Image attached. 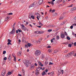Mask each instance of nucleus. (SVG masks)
Returning <instances> with one entry per match:
<instances>
[{"label":"nucleus","mask_w":76,"mask_h":76,"mask_svg":"<svg viewBox=\"0 0 76 76\" xmlns=\"http://www.w3.org/2000/svg\"><path fill=\"white\" fill-rule=\"evenodd\" d=\"M6 51H4L3 52V54H6Z\"/></svg>","instance_id":"nucleus-43"},{"label":"nucleus","mask_w":76,"mask_h":76,"mask_svg":"<svg viewBox=\"0 0 76 76\" xmlns=\"http://www.w3.org/2000/svg\"><path fill=\"white\" fill-rule=\"evenodd\" d=\"M31 69H34V67H35V66H34V65L32 64L31 66Z\"/></svg>","instance_id":"nucleus-10"},{"label":"nucleus","mask_w":76,"mask_h":76,"mask_svg":"<svg viewBox=\"0 0 76 76\" xmlns=\"http://www.w3.org/2000/svg\"><path fill=\"white\" fill-rule=\"evenodd\" d=\"M64 17L63 16L61 17H60V19H64Z\"/></svg>","instance_id":"nucleus-20"},{"label":"nucleus","mask_w":76,"mask_h":76,"mask_svg":"<svg viewBox=\"0 0 76 76\" xmlns=\"http://www.w3.org/2000/svg\"><path fill=\"white\" fill-rule=\"evenodd\" d=\"M53 63H52L51 62L49 63V65H53Z\"/></svg>","instance_id":"nucleus-35"},{"label":"nucleus","mask_w":76,"mask_h":76,"mask_svg":"<svg viewBox=\"0 0 76 76\" xmlns=\"http://www.w3.org/2000/svg\"><path fill=\"white\" fill-rule=\"evenodd\" d=\"M72 10H73V11H74V10H75L76 9V7H74L72 9Z\"/></svg>","instance_id":"nucleus-14"},{"label":"nucleus","mask_w":76,"mask_h":76,"mask_svg":"<svg viewBox=\"0 0 76 76\" xmlns=\"http://www.w3.org/2000/svg\"><path fill=\"white\" fill-rule=\"evenodd\" d=\"M39 73V71H38V69H37L36 70V73H35L36 75V76H38Z\"/></svg>","instance_id":"nucleus-7"},{"label":"nucleus","mask_w":76,"mask_h":76,"mask_svg":"<svg viewBox=\"0 0 76 76\" xmlns=\"http://www.w3.org/2000/svg\"><path fill=\"white\" fill-rule=\"evenodd\" d=\"M18 31L19 32H21V31H20L19 29H18Z\"/></svg>","instance_id":"nucleus-53"},{"label":"nucleus","mask_w":76,"mask_h":76,"mask_svg":"<svg viewBox=\"0 0 76 76\" xmlns=\"http://www.w3.org/2000/svg\"><path fill=\"white\" fill-rule=\"evenodd\" d=\"M14 58V61H16V57H15Z\"/></svg>","instance_id":"nucleus-57"},{"label":"nucleus","mask_w":76,"mask_h":76,"mask_svg":"<svg viewBox=\"0 0 76 76\" xmlns=\"http://www.w3.org/2000/svg\"><path fill=\"white\" fill-rule=\"evenodd\" d=\"M37 4V2H34L32 4H31L30 6H29V8L31 7H34L36 6Z\"/></svg>","instance_id":"nucleus-2"},{"label":"nucleus","mask_w":76,"mask_h":76,"mask_svg":"<svg viewBox=\"0 0 76 76\" xmlns=\"http://www.w3.org/2000/svg\"><path fill=\"white\" fill-rule=\"evenodd\" d=\"M15 27H13L12 31L10 32V34H13L15 32Z\"/></svg>","instance_id":"nucleus-3"},{"label":"nucleus","mask_w":76,"mask_h":76,"mask_svg":"<svg viewBox=\"0 0 76 76\" xmlns=\"http://www.w3.org/2000/svg\"><path fill=\"white\" fill-rule=\"evenodd\" d=\"M21 54L22 52H21V51L20 50L18 53L17 56H19V57H20L21 56Z\"/></svg>","instance_id":"nucleus-9"},{"label":"nucleus","mask_w":76,"mask_h":76,"mask_svg":"<svg viewBox=\"0 0 76 76\" xmlns=\"http://www.w3.org/2000/svg\"><path fill=\"white\" fill-rule=\"evenodd\" d=\"M61 72H62V75H63V73L64 72V71H63V70H61Z\"/></svg>","instance_id":"nucleus-40"},{"label":"nucleus","mask_w":76,"mask_h":76,"mask_svg":"<svg viewBox=\"0 0 76 76\" xmlns=\"http://www.w3.org/2000/svg\"><path fill=\"white\" fill-rule=\"evenodd\" d=\"M75 51H73L71 53H71V54H72H72H74V53H75Z\"/></svg>","instance_id":"nucleus-38"},{"label":"nucleus","mask_w":76,"mask_h":76,"mask_svg":"<svg viewBox=\"0 0 76 76\" xmlns=\"http://www.w3.org/2000/svg\"><path fill=\"white\" fill-rule=\"evenodd\" d=\"M73 26H70V28L71 29H73Z\"/></svg>","instance_id":"nucleus-51"},{"label":"nucleus","mask_w":76,"mask_h":76,"mask_svg":"<svg viewBox=\"0 0 76 76\" xmlns=\"http://www.w3.org/2000/svg\"><path fill=\"white\" fill-rule=\"evenodd\" d=\"M57 52H58V51L57 50H55L54 51V53H57Z\"/></svg>","instance_id":"nucleus-23"},{"label":"nucleus","mask_w":76,"mask_h":76,"mask_svg":"<svg viewBox=\"0 0 76 76\" xmlns=\"http://www.w3.org/2000/svg\"><path fill=\"white\" fill-rule=\"evenodd\" d=\"M28 47H30V46H31V44L30 43H28Z\"/></svg>","instance_id":"nucleus-31"},{"label":"nucleus","mask_w":76,"mask_h":76,"mask_svg":"<svg viewBox=\"0 0 76 76\" xmlns=\"http://www.w3.org/2000/svg\"><path fill=\"white\" fill-rule=\"evenodd\" d=\"M11 58H12V57H8V58L9 61H10V60H11Z\"/></svg>","instance_id":"nucleus-42"},{"label":"nucleus","mask_w":76,"mask_h":76,"mask_svg":"<svg viewBox=\"0 0 76 76\" xmlns=\"http://www.w3.org/2000/svg\"><path fill=\"white\" fill-rule=\"evenodd\" d=\"M16 24V23H14L13 25V28H15V25Z\"/></svg>","instance_id":"nucleus-47"},{"label":"nucleus","mask_w":76,"mask_h":76,"mask_svg":"<svg viewBox=\"0 0 76 76\" xmlns=\"http://www.w3.org/2000/svg\"><path fill=\"white\" fill-rule=\"evenodd\" d=\"M72 56V53H68V55H67V56H66V57H67L68 58L69 57H71Z\"/></svg>","instance_id":"nucleus-8"},{"label":"nucleus","mask_w":76,"mask_h":76,"mask_svg":"<svg viewBox=\"0 0 76 76\" xmlns=\"http://www.w3.org/2000/svg\"><path fill=\"white\" fill-rule=\"evenodd\" d=\"M21 26L22 27H23V28H24V27H25V26L24 25H21Z\"/></svg>","instance_id":"nucleus-58"},{"label":"nucleus","mask_w":76,"mask_h":76,"mask_svg":"<svg viewBox=\"0 0 76 76\" xmlns=\"http://www.w3.org/2000/svg\"><path fill=\"white\" fill-rule=\"evenodd\" d=\"M7 20H5V19H1L0 21V23H3L4 22H5L7 21Z\"/></svg>","instance_id":"nucleus-6"},{"label":"nucleus","mask_w":76,"mask_h":76,"mask_svg":"<svg viewBox=\"0 0 76 76\" xmlns=\"http://www.w3.org/2000/svg\"><path fill=\"white\" fill-rule=\"evenodd\" d=\"M48 31L49 32H51V31H52V29H50L48 30Z\"/></svg>","instance_id":"nucleus-26"},{"label":"nucleus","mask_w":76,"mask_h":76,"mask_svg":"<svg viewBox=\"0 0 76 76\" xmlns=\"http://www.w3.org/2000/svg\"><path fill=\"white\" fill-rule=\"evenodd\" d=\"M34 65L36 66H37V63H35L34 64Z\"/></svg>","instance_id":"nucleus-60"},{"label":"nucleus","mask_w":76,"mask_h":76,"mask_svg":"<svg viewBox=\"0 0 76 76\" xmlns=\"http://www.w3.org/2000/svg\"><path fill=\"white\" fill-rule=\"evenodd\" d=\"M37 69H40V70H42V67L39 66L38 67Z\"/></svg>","instance_id":"nucleus-18"},{"label":"nucleus","mask_w":76,"mask_h":76,"mask_svg":"<svg viewBox=\"0 0 76 76\" xmlns=\"http://www.w3.org/2000/svg\"><path fill=\"white\" fill-rule=\"evenodd\" d=\"M18 76H22V75H21L20 74H18Z\"/></svg>","instance_id":"nucleus-64"},{"label":"nucleus","mask_w":76,"mask_h":76,"mask_svg":"<svg viewBox=\"0 0 76 76\" xmlns=\"http://www.w3.org/2000/svg\"><path fill=\"white\" fill-rule=\"evenodd\" d=\"M45 64H48V62H47V61H46L45 62Z\"/></svg>","instance_id":"nucleus-61"},{"label":"nucleus","mask_w":76,"mask_h":76,"mask_svg":"<svg viewBox=\"0 0 76 76\" xmlns=\"http://www.w3.org/2000/svg\"><path fill=\"white\" fill-rule=\"evenodd\" d=\"M29 19H35V17L33 15L31 16V17H29Z\"/></svg>","instance_id":"nucleus-12"},{"label":"nucleus","mask_w":76,"mask_h":76,"mask_svg":"<svg viewBox=\"0 0 76 76\" xmlns=\"http://www.w3.org/2000/svg\"><path fill=\"white\" fill-rule=\"evenodd\" d=\"M51 76H53L54 75V72H52L50 73Z\"/></svg>","instance_id":"nucleus-37"},{"label":"nucleus","mask_w":76,"mask_h":76,"mask_svg":"<svg viewBox=\"0 0 76 76\" xmlns=\"http://www.w3.org/2000/svg\"><path fill=\"white\" fill-rule=\"evenodd\" d=\"M39 15V13H38V12H35V15H37V16H38Z\"/></svg>","instance_id":"nucleus-16"},{"label":"nucleus","mask_w":76,"mask_h":76,"mask_svg":"<svg viewBox=\"0 0 76 76\" xmlns=\"http://www.w3.org/2000/svg\"><path fill=\"white\" fill-rule=\"evenodd\" d=\"M54 15L55 16H57V14L56 13H54Z\"/></svg>","instance_id":"nucleus-48"},{"label":"nucleus","mask_w":76,"mask_h":76,"mask_svg":"<svg viewBox=\"0 0 76 76\" xmlns=\"http://www.w3.org/2000/svg\"><path fill=\"white\" fill-rule=\"evenodd\" d=\"M48 70H47V69H46L45 70V71L46 72V73H47L48 72Z\"/></svg>","instance_id":"nucleus-41"},{"label":"nucleus","mask_w":76,"mask_h":76,"mask_svg":"<svg viewBox=\"0 0 76 76\" xmlns=\"http://www.w3.org/2000/svg\"><path fill=\"white\" fill-rule=\"evenodd\" d=\"M52 11V13H53V12H55V10H53Z\"/></svg>","instance_id":"nucleus-52"},{"label":"nucleus","mask_w":76,"mask_h":76,"mask_svg":"<svg viewBox=\"0 0 76 76\" xmlns=\"http://www.w3.org/2000/svg\"><path fill=\"white\" fill-rule=\"evenodd\" d=\"M39 25L40 26H42V24L41 23V22L39 21Z\"/></svg>","instance_id":"nucleus-29"},{"label":"nucleus","mask_w":76,"mask_h":76,"mask_svg":"<svg viewBox=\"0 0 76 76\" xmlns=\"http://www.w3.org/2000/svg\"><path fill=\"white\" fill-rule=\"evenodd\" d=\"M4 60H7V58L6 57H5L4 58Z\"/></svg>","instance_id":"nucleus-44"},{"label":"nucleus","mask_w":76,"mask_h":76,"mask_svg":"<svg viewBox=\"0 0 76 76\" xmlns=\"http://www.w3.org/2000/svg\"><path fill=\"white\" fill-rule=\"evenodd\" d=\"M50 4H54V2H53V1H52V2H50Z\"/></svg>","instance_id":"nucleus-45"},{"label":"nucleus","mask_w":76,"mask_h":76,"mask_svg":"<svg viewBox=\"0 0 76 76\" xmlns=\"http://www.w3.org/2000/svg\"><path fill=\"white\" fill-rule=\"evenodd\" d=\"M68 7H73V4H72L70 6H68Z\"/></svg>","instance_id":"nucleus-55"},{"label":"nucleus","mask_w":76,"mask_h":76,"mask_svg":"<svg viewBox=\"0 0 76 76\" xmlns=\"http://www.w3.org/2000/svg\"><path fill=\"white\" fill-rule=\"evenodd\" d=\"M64 34L65 35H67V33L66 32V31L65 32H64Z\"/></svg>","instance_id":"nucleus-46"},{"label":"nucleus","mask_w":76,"mask_h":76,"mask_svg":"<svg viewBox=\"0 0 76 76\" xmlns=\"http://www.w3.org/2000/svg\"><path fill=\"white\" fill-rule=\"evenodd\" d=\"M44 33V31H39V34H43Z\"/></svg>","instance_id":"nucleus-21"},{"label":"nucleus","mask_w":76,"mask_h":76,"mask_svg":"<svg viewBox=\"0 0 76 76\" xmlns=\"http://www.w3.org/2000/svg\"><path fill=\"white\" fill-rule=\"evenodd\" d=\"M8 42H12V40H10V39H8Z\"/></svg>","instance_id":"nucleus-27"},{"label":"nucleus","mask_w":76,"mask_h":76,"mask_svg":"<svg viewBox=\"0 0 76 76\" xmlns=\"http://www.w3.org/2000/svg\"><path fill=\"white\" fill-rule=\"evenodd\" d=\"M35 32L36 34H39V31H36Z\"/></svg>","instance_id":"nucleus-25"},{"label":"nucleus","mask_w":76,"mask_h":76,"mask_svg":"<svg viewBox=\"0 0 76 76\" xmlns=\"http://www.w3.org/2000/svg\"><path fill=\"white\" fill-rule=\"evenodd\" d=\"M72 25L73 26H76V23H74L72 24Z\"/></svg>","instance_id":"nucleus-56"},{"label":"nucleus","mask_w":76,"mask_h":76,"mask_svg":"<svg viewBox=\"0 0 76 76\" xmlns=\"http://www.w3.org/2000/svg\"><path fill=\"white\" fill-rule=\"evenodd\" d=\"M56 39H59V36H56Z\"/></svg>","instance_id":"nucleus-30"},{"label":"nucleus","mask_w":76,"mask_h":76,"mask_svg":"<svg viewBox=\"0 0 76 76\" xmlns=\"http://www.w3.org/2000/svg\"><path fill=\"white\" fill-rule=\"evenodd\" d=\"M67 52H68V50H65L64 51V53H67Z\"/></svg>","instance_id":"nucleus-28"},{"label":"nucleus","mask_w":76,"mask_h":76,"mask_svg":"<svg viewBox=\"0 0 76 76\" xmlns=\"http://www.w3.org/2000/svg\"><path fill=\"white\" fill-rule=\"evenodd\" d=\"M11 18V17H7L6 18V19H10Z\"/></svg>","instance_id":"nucleus-22"},{"label":"nucleus","mask_w":76,"mask_h":76,"mask_svg":"<svg viewBox=\"0 0 76 76\" xmlns=\"http://www.w3.org/2000/svg\"><path fill=\"white\" fill-rule=\"evenodd\" d=\"M64 37H65V36L64 34H61V38H64Z\"/></svg>","instance_id":"nucleus-13"},{"label":"nucleus","mask_w":76,"mask_h":76,"mask_svg":"<svg viewBox=\"0 0 76 76\" xmlns=\"http://www.w3.org/2000/svg\"><path fill=\"white\" fill-rule=\"evenodd\" d=\"M51 47L50 46H48L47 47L48 48H51Z\"/></svg>","instance_id":"nucleus-59"},{"label":"nucleus","mask_w":76,"mask_h":76,"mask_svg":"<svg viewBox=\"0 0 76 76\" xmlns=\"http://www.w3.org/2000/svg\"><path fill=\"white\" fill-rule=\"evenodd\" d=\"M52 50L49 49L48 50L49 53H51V52L52 51Z\"/></svg>","instance_id":"nucleus-34"},{"label":"nucleus","mask_w":76,"mask_h":76,"mask_svg":"<svg viewBox=\"0 0 76 76\" xmlns=\"http://www.w3.org/2000/svg\"><path fill=\"white\" fill-rule=\"evenodd\" d=\"M66 1H67V0H64V1H63V3H64V2H66Z\"/></svg>","instance_id":"nucleus-54"},{"label":"nucleus","mask_w":76,"mask_h":76,"mask_svg":"<svg viewBox=\"0 0 76 76\" xmlns=\"http://www.w3.org/2000/svg\"><path fill=\"white\" fill-rule=\"evenodd\" d=\"M6 70L5 69H4L2 72V76H4L5 75V73H6Z\"/></svg>","instance_id":"nucleus-5"},{"label":"nucleus","mask_w":76,"mask_h":76,"mask_svg":"<svg viewBox=\"0 0 76 76\" xmlns=\"http://www.w3.org/2000/svg\"><path fill=\"white\" fill-rule=\"evenodd\" d=\"M26 66V67H28V66L29 65V64L28 63V61H25V62H24Z\"/></svg>","instance_id":"nucleus-4"},{"label":"nucleus","mask_w":76,"mask_h":76,"mask_svg":"<svg viewBox=\"0 0 76 76\" xmlns=\"http://www.w3.org/2000/svg\"><path fill=\"white\" fill-rule=\"evenodd\" d=\"M41 51L39 50H37L35 51V55L36 56H39V55L41 54Z\"/></svg>","instance_id":"nucleus-1"},{"label":"nucleus","mask_w":76,"mask_h":76,"mask_svg":"<svg viewBox=\"0 0 76 76\" xmlns=\"http://www.w3.org/2000/svg\"><path fill=\"white\" fill-rule=\"evenodd\" d=\"M12 74V72H8L7 74L9 75H10Z\"/></svg>","instance_id":"nucleus-19"},{"label":"nucleus","mask_w":76,"mask_h":76,"mask_svg":"<svg viewBox=\"0 0 76 76\" xmlns=\"http://www.w3.org/2000/svg\"><path fill=\"white\" fill-rule=\"evenodd\" d=\"M42 39V38H40L39 40V41L38 42V41H37V42H40V41H41Z\"/></svg>","instance_id":"nucleus-15"},{"label":"nucleus","mask_w":76,"mask_h":76,"mask_svg":"<svg viewBox=\"0 0 76 76\" xmlns=\"http://www.w3.org/2000/svg\"><path fill=\"white\" fill-rule=\"evenodd\" d=\"M74 45L75 46H76V42H74Z\"/></svg>","instance_id":"nucleus-50"},{"label":"nucleus","mask_w":76,"mask_h":76,"mask_svg":"<svg viewBox=\"0 0 76 76\" xmlns=\"http://www.w3.org/2000/svg\"><path fill=\"white\" fill-rule=\"evenodd\" d=\"M68 47H72V44H69L68 45Z\"/></svg>","instance_id":"nucleus-36"},{"label":"nucleus","mask_w":76,"mask_h":76,"mask_svg":"<svg viewBox=\"0 0 76 76\" xmlns=\"http://www.w3.org/2000/svg\"><path fill=\"white\" fill-rule=\"evenodd\" d=\"M39 66H40L41 67H42L43 66V64H42V63L39 64Z\"/></svg>","instance_id":"nucleus-32"},{"label":"nucleus","mask_w":76,"mask_h":76,"mask_svg":"<svg viewBox=\"0 0 76 76\" xmlns=\"http://www.w3.org/2000/svg\"><path fill=\"white\" fill-rule=\"evenodd\" d=\"M7 45H12V43H10V42H9L7 43Z\"/></svg>","instance_id":"nucleus-39"},{"label":"nucleus","mask_w":76,"mask_h":76,"mask_svg":"<svg viewBox=\"0 0 76 76\" xmlns=\"http://www.w3.org/2000/svg\"><path fill=\"white\" fill-rule=\"evenodd\" d=\"M44 55H42V57L41 58L42 59V58H44Z\"/></svg>","instance_id":"nucleus-49"},{"label":"nucleus","mask_w":76,"mask_h":76,"mask_svg":"<svg viewBox=\"0 0 76 76\" xmlns=\"http://www.w3.org/2000/svg\"><path fill=\"white\" fill-rule=\"evenodd\" d=\"M18 30H16V33H18Z\"/></svg>","instance_id":"nucleus-63"},{"label":"nucleus","mask_w":76,"mask_h":76,"mask_svg":"<svg viewBox=\"0 0 76 76\" xmlns=\"http://www.w3.org/2000/svg\"><path fill=\"white\" fill-rule=\"evenodd\" d=\"M38 16L39 18H41V15H40V14H39Z\"/></svg>","instance_id":"nucleus-62"},{"label":"nucleus","mask_w":76,"mask_h":76,"mask_svg":"<svg viewBox=\"0 0 76 76\" xmlns=\"http://www.w3.org/2000/svg\"><path fill=\"white\" fill-rule=\"evenodd\" d=\"M8 15H13V13H12V12L8 14Z\"/></svg>","instance_id":"nucleus-33"},{"label":"nucleus","mask_w":76,"mask_h":76,"mask_svg":"<svg viewBox=\"0 0 76 76\" xmlns=\"http://www.w3.org/2000/svg\"><path fill=\"white\" fill-rule=\"evenodd\" d=\"M42 75H43V76H44V75H45V72L43 71L42 73Z\"/></svg>","instance_id":"nucleus-24"},{"label":"nucleus","mask_w":76,"mask_h":76,"mask_svg":"<svg viewBox=\"0 0 76 76\" xmlns=\"http://www.w3.org/2000/svg\"><path fill=\"white\" fill-rule=\"evenodd\" d=\"M43 2V1L42 0H40L39 2V4H41L42 2Z\"/></svg>","instance_id":"nucleus-11"},{"label":"nucleus","mask_w":76,"mask_h":76,"mask_svg":"<svg viewBox=\"0 0 76 76\" xmlns=\"http://www.w3.org/2000/svg\"><path fill=\"white\" fill-rule=\"evenodd\" d=\"M66 38L67 39H68V40H70V37L68 36L66 37Z\"/></svg>","instance_id":"nucleus-17"}]
</instances>
